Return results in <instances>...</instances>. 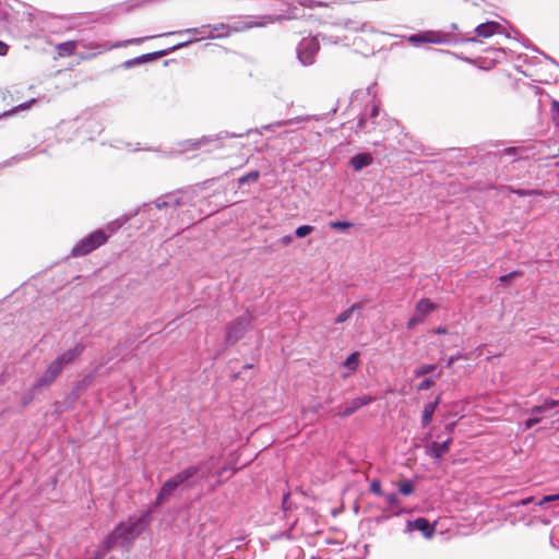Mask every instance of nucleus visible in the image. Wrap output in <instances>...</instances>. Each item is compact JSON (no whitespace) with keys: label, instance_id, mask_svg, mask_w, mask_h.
<instances>
[{"label":"nucleus","instance_id":"nucleus-15","mask_svg":"<svg viewBox=\"0 0 559 559\" xmlns=\"http://www.w3.org/2000/svg\"><path fill=\"white\" fill-rule=\"evenodd\" d=\"M84 346L81 343L75 344L72 348H69L59 357L56 358L57 361L64 368L68 364L72 362L76 357H79L83 353Z\"/></svg>","mask_w":559,"mask_h":559},{"label":"nucleus","instance_id":"nucleus-5","mask_svg":"<svg viewBox=\"0 0 559 559\" xmlns=\"http://www.w3.org/2000/svg\"><path fill=\"white\" fill-rule=\"evenodd\" d=\"M438 306L430 299L423 298L416 306L413 316L407 322L408 329H414L417 324L423 323L428 314L437 310Z\"/></svg>","mask_w":559,"mask_h":559},{"label":"nucleus","instance_id":"nucleus-26","mask_svg":"<svg viewBox=\"0 0 559 559\" xmlns=\"http://www.w3.org/2000/svg\"><path fill=\"white\" fill-rule=\"evenodd\" d=\"M414 484L411 480H405L400 484L399 490L404 496H409L414 492Z\"/></svg>","mask_w":559,"mask_h":559},{"label":"nucleus","instance_id":"nucleus-52","mask_svg":"<svg viewBox=\"0 0 559 559\" xmlns=\"http://www.w3.org/2000/svg\"><path fill=\"white\" fill-rule=\"evenodd\" d=\"M119 46H120L119 44H115V45H112L110 48H117V47H119Z\"/></svg>","mask_w":559,"mask_h":559},{"label":"nucleus","instance_id":"nucleus-8","mask_svg":"<svg viewBox=\"0 0 559 559\" xmlns=\"http://www.w3.org/2000/svg\"><path fill=\"white\" fill-rule=\"evenodd\" d=\"M164 35L165 36H171V35H177V36L192 35L191 39H186L185 41L179 43L178 45L175 46V48H180V47H185V46H187V45H189L191 43L198 41V40L211 38L212 34L210 32V25H203L201 27L188 28V29L179 31V32H169V33H165Z\"/></svg>","mask_w":559,"mask_h":559},{"label":"nucleus","instance_id":"nucleus-29","mask_svg":"<svg viewBox=\"0 0 559 559\" xmlns=\"http://www.w3.org/2000/svg\"><path fill=\"white\" fill-rule=\"evenodd\" d=\"M329 225L331 228L338 229V230H346L352 227V223L341 222V221L331 222Z\"/></svg>","mask_w":559,"mask_h":559},{"label":"nucleus","instance_id":"nucleus-39","mask_svg":"<svg viewBox=\"0 0 559 559\" xmlns=\"http://www.w3.org/2000/svg\"><path fill=\"white\" fill-rule=\"evenodd\" d=\"M358 128H359L360 130H362V131H367V132H369V131H370V129H369V128H368V126H367V121H366V119H365V118H360V119H359V121H358Z\"/></svg>","mask_w":559,"mask_h":559},{"label":"nucleus","instance_id":"nucleus-46","mask_svg":"<svg viewBox=\"0 0 559 559\" xmlns=\"http://www.w3.org/2000/svg\"><path fill=\"white\" fill-rule=\"evenodd\" d=\"M515 275H516V273H515V272L510 273V274H508V275H503V276H501V277H500V281H501V282H504V281H507L508 278L513 277V276H515Z\"/></svg>","mask_w":559,"mask_h":559},{"label":"nucleus","instance_id":"nucleus-6","mask_svg":"<svg viewBox=\"0 0 559 559\" xmlns=\"http://www.w3.org/2000/svg\"><path fill=\"white\" fill-rule=\"evenodd\" d=\"M272 22L273 19L271 16L246 15L230 24L231 33L245 32L253 27H262Z\"/></svg>","mask_w":559,"mask_h":559},{"label":"nucleus","instance_id":"nucleus-13","mask_svg":"<svg viewBox=\"0 0 559 559\" xmlns=\"http://www.w3.org/2000/svg\"><path fill=\"white\" fill-rule=\"evenodd\" d=\"M372 397L369 395H362L354 399L340 413L341 416L347 417L355 413L360 407L368 405L372 402Z\"/></svg>","mask_w":559,"mask_h":559},{"label":"nucleus","instance_id":"nucleus-45","mask_svg":"<svg viewBox=\"0 0 559 559\" xmlns=\"http://www.w3.org/2000/svg\"><path fill=\"white\" fill-rule=\"evenodd\" d=\"M532 501H533V497H527V498H525V499L521 500V501L519 502V504H521V506H527V504H528V503H531Z\"/></svg>","mask_w":559,"mask_h":559},{"label":"nucleus","instance_id":"nucleus-25","mask_svg":"<svg viewBox=\"0 0 559 559\" xmlns=\"http://www.w3.org/2000/svg\"><path fill=\"white\" fill-rule=\"evenodd\" d=\"M359 308L357 305H353L350 308L346 309L345 311H343L342 313H340L336 319H335V322L336 323H343L345 321H347L355 309Z\"/></svg>","mask_w":559,"mask_h":559},{"label":"nucleus","instance_id":"nucleus-44","mask_svg":"<svg viewBox=\"0 0 559 559\" xmlns=\"http://www.w3.org/2000/svg\"><path fill=\"white\" fill-rule=\"evenodd\" d=\"M305 119L304 118H297L295 119V121H304ZM294 122V120H287V121H282V122H277V126L281 127V126H286V124H289Z\"/></svg>","mask_w":559,"mask_h":559},{"label":"nucleus","instance_id":"nucleus-1","mask_svg":"<svg viewBox=\"0 0 559 559\" xmlns=\"http://www.w3.org/2000/svg\"><path fill=\"white\" fill-rule=\"evenodd\" d=\"M148 515L131 516L120 523L106 539V548L126 546L133 542L146 527Z\"/></svg>","mask_w":559,"mask_h":559},{"label":"nucleus","instance_id":"nucleus-20","mask_svg":"<svg viewBox=\"0 0 559 559\" xmlns=\"http://www.w3.org/2000/svg\"><path fill=\"white\" fill-rule=\"evenodd\" d=\"M76 43L73 40L61 43L57 46V51L60 57H68L74 53Z\"/></svg>","mask_w":559,"mask_h":559},{"label":"nucleus","instance_id":"nucleus-37","mask_svg":"<svg viewBox=\"0 0 559 559\" xmlns=\"http://www.w3.org/2000/svg\"><path fill=\"white\" fill-rule=\"evenodd\" d=\"M205 141V139H201V140H195V141H189L187 143V148L186 150H190V148H198L201 146V144Z\"/></svg>","mask_w":559,"mask_h":559},{"label":"nucleus","instance_id":"nucleus-12","mask_svg":"<svg viewBox=\"0 0 559 559\" xmlns=\"http://www.w3.org/2000/svg\"><path fill=\"white\" fill-rule=\"evenodd\" d=\"M502 32V26L498 22H486L475 28V33L479 37L488 38L495 34Z\"/></svg>","mask_w":559,"mask_h":559},{"label":"nucleus","instance_id":"nucleus-23","mask_svg":"<svg viewBox=\"0 0 559 559\" xmlns=\"http://www.w3.org/2000/svg\"><path fill=\"white\" fill-rule=\"evenodd\" d=\"M557 405H559L558 401L546 400L542 405H537V406L533 407L531 409V414L539 415L542 413L550 411L551 408L556 407Z\"/></svg>","mask_w":559,"mask_h":559},{"label":"nucleus","instance_id":"nucleus-30","mask_svg":"<svg viewBox=\"0 0 559 559\" xmlns=\"http://www.w3.org/2000/svg\"><path fill=\"white\" fill-rule=\"evenodd\" d=\"M425 38H426V32L420 33V34L411 35L408 37V41L414 45H419L423 43H427V40Z\"/></svg>","mask_w":559,"mask_h":559},{"label":"nucleus","instance_id":"nucleus-40","mask_svg":"<svg viewBox=\"0 0 559 559\" xmlns=\"http://www.w3.org/2000/svg\"><path fill=\"white\" fill-rule=\"evenodd\" d=\"M154 36L152 37H144V38H135V39H130V40H127L123 43V45H129V44H139V43H142L143 40H146V39H150V38H153Z\"/></svg>","mask_w":559,"mask_h":559},{"label":"nucleus","instance_id":"nucleus-28","mask_svg":"<svg viewBox=\"0 0 559 559\" xmlns=\"http://www.w3.org/2000/svg\"><path fill=\"white\" fill-rule=\"evenodd\" d=\"M312 230H313L312 226L301 225L296 229L295 234L298 238H304V237L308 236Z\"/></svg>","mask_w":559,"mask_h":559},{"label":"nucleus","instance_id":"nucleus-19","mask_svg":"<svg viewBox=\"0 0 559 559\" xmlns=\"http://www.w3.org/2000/svg\"><path fill=\"white\" fill-rule=\"evenodd\" d=\"M439 402H440V397L438 396L435 402L427 403L425 405L424 411H423V417H421L423 426H427L430 423Z\"/></svg>","mask_w":559,"mask_h":559},{"label":"nucleus","instance_id":"nucleus-41","mask_svg":"<svg viewBox=\"0 0 559 559\" xmlns=\"http://www.w3.org/2000/svg\"><path fill=\"white\" fill-rule=\"evenodd\" d=\"M281 242H282L284 246H288L289 243H292V242H293V236H290V235L284 236V237L281 239Z\"/></svg>","mask_w":559,"mask_h":559},{"label":"nucleus","instance_id":"nucleus-2","mask_svg":"<svg viewBox=\"0 0 559 559\" xmlns=\"http://www.w3.org/2000/svg\"><path fill=\"white\" fill-rule=\"evenodd\" d=\"M211 467L212 465H210L209 463H201L198 466H189L183 471L177 473L174 477L169 478L162 486L160 491L157 496V503L166 501L178 487H180L190 478L194 477L200 471L204 468L206 471H210Z\"/></svg>","mask_w":559,"mask_h":559},{"label":"nucleus","instance_id":"nucleus-11","mask_svg":"<svg viewBox=\"0 0 559 559\" xmlns=\"http://www.w3.org/2000/svg\"><path fill=\"white\" fill-rule=\"evenodd\" d=\"M414 530L420 531L426 538H431L435 533V527L431 526L429 521L425 518H418L407 522L406 531L412 532Z\"/></svg>","mask_w":559,"mask_h":559},{"label":"nucleus","instance_id":"nucleus-27","mask_svg":"<svg viewBox=\"0 0 559 559\" xmlns=\"http://www.w3.org/2000/svg\"><path fill=\"white\" fill-rule=\"evenodd\" d=\"M260 177L259 171H251L247 174L246 176H242L239 178L238 182L240 186L247 183V182H255Z\"/></svg>","mask_w":559,"mask_h":559},{"label":"nucleus","instance_id":"nucleus-50","mask_svg":"<svg viewBox=\"0 0 559 559\" xmlns=\"http://www.w3.org/2000/svg\"><path fill=\"white\" fill-rule=\"evenodd\" d=\"M445 332H447L445 329H442V328H439L436 330V333H439V334L445 333Z\"/></svg>","mask_w":559,"mask_h":559},{"label":"nucleus","instance_id":"nucleus-43","mask_svg":"<svg viewBox=\"0 0 559 559\" xmlns=\"http://www.w3.org/2000/svg\"><path fill=\"white\" fill-rule=\"evenodd\" d=\"M378 114H379L378 105L372 104L371 111H370V117L371 118H376L378 116Z\"/></svg>","mask_w":559,"mask_h":559},{"label":"nucleus","instance_id":"nucleus-42","mask_svg":"<svg viewBox=\"0 0 559 559\" xmlns=\"http://www.w3.org/2000/svg\"><path fill=\"white\" fill-rule=\"evenodd\" d=\"M8 49V45L0 40V56L7 55Z\"/></svg>","mask_w":559,"mask_h":559},{"label":"nucleus","instance_id":"nucleus-21","mask_svg":"<svg viewBox=\"0 0 559 559\" xmlns=\"http://www.w3.org/2000/svg\"><path fill=\"white\" fill-rule=\"evenodd\" d=\"M358 366H359V353L358 352H354L344 361V367L348 369V373L346 376H348L352 372L356 371Z\"/></svg>","mask_w":559,"mask_h":559},{"label":"nucleus","instance_id":"nucleus-38","mask_svg":"<svg viewBox=\"0 0 559 559\" xmlns=\"http://www.w3.org/2000/svg\"><path fill=\"white\" fill-rule=\"evenodd\" d=\"M520 197L532 195L539 193L537 190H513Z\"/></svg>","mask_w":559,"mask_h":559},{"label":"nucleus","instance_id":"nucleus-35","mask_svg":"<svg viewBox=\"0 0 559 559\" xmlns=\"http://www.w3.org/2000/svg\"><path fill=\"white\" fill-rule=\"evenodd\" d=\"M559 500V493L557 495H548V496H545L539 502H538V506H543L547 502H552V501H557Z\"/></svg>","mask_w":559,"mask_h":559},{"label":"nucleus","instance_id":"nucleus-31","mask_svg":"<svg viewBox=\"0 0 559 559\" xmlns=\"http://www.w3.org/2000/svg\"><path fill=\"white\" fill-rule=\"evenodd\" d=\"M385 501L390 504V506H399L400 504V499L397 498V496L393 492L391 493H384L383 495Z\"/></svg>","mask_w":559,"mask_h":559},{"label":"nucleus","instance_id":"nucleus-4","mask_svg":"<svg viewBox=\"0 0 559 559\" xmlns=\"http://www.w3.org/2000/svg\"><path fill=\"white\" fill-rule=\"evenodd\" d=\"M107 241V236L103 230H96L91 235L83 238L78 245H75L72 249V255L80 257L85 255L93 250L100 247L103 243Z\"/></svg>","mask_w":559,"mask_h":559},{"label":"nucleus","instance_id":"nucleus-51","mask_svg":"<svg viewBox=\"0 0 559 559\" xmlns=\"http://www.w3.org/2000/svg\"><path fill=\"white\" fill-rule=\"evenodd\" d=\"M201 477L206 479L209 477V474L204 472L201 474Z\"/></svg>","mask_w":559,"mask_h":559},{"label":"nucleus","instance_id":"nucleus-49","mask_svg":"<svg viewBox=\"0 0 559 559\" xmlns=\"http://www.w3.org/2000/svg\"><path fill=\"white\" fill-rule=\"evenodd\" d=\"M515 151H516V148H515V147H509V148H507V150H506V152H507L508 154H513V153H515Z\"/></svg>","mask_w":559,"mask_h":559},{"label":"nucleus","instance_id":"nucleus-47","mask_svg":"<svg viewBox=\"0 0 559 559\" xmlns=\"http://www.w3.org/2000/svg\"><path fill=\"white\" fill-rule=\"evenodd\" d=\"M459 358V356H451L447 362V366L450 367L453 362Z\"/></svg>","mask_w":559,"mask_h":559},{"label":"nucleus","instance_id":"nucleus-16","mask_svg":"<svg viewBox=\"0 0 559 559\" xmlns=\"http://www.w3.org/2000/svg\"><path fill=\"white\" fill-rule=\"evenodd\" d=\"M373 162V157L369 153L356 154L350 158V165L355 170H361L365 167H368Z\"/></svg>","mask_w":559,"mask_h":559},{"label":"nucleus","instance_id":"nucleus-22","mask_svg":"<svg viewBox=\"0 0 559 559\" xmlns=\"http://www.w3.org/2000/svg\"><path fill=\"white\" fill-rule=\"evenodd\" d=\"M557 405H559L558 401L546 400L542 405H537V406L533 407L531 409V414L539 415L542 413L550 411L551 408L556 407Z\"/></svg>","mask_w":559,"mask_h":559},{"label":"nucleus","instance_id":"nucleus-3","mask_svg":"<svg viewBox=\"0 0 559 559\" xmlns=\"http://www.w3.org/2000/svg\"><path fill=\"white\" fill-rule=\"evenodd\" d=\"M360 35L355 38L354 45L364 55L373 53L381 47V37L383 33L374 29L369 24H362L360 27Z\"/></svg>","mask_w":559,"mask_h":559},{"label":"nucleus","instance_id":"nucleus-32","mask_svg":"<svg viewBox=\"0 0 559 559\" xmlns=\"http://www.w3.org/2000/svg\"><path fill=\"white\" fill-rule=\"evenodd\" d=\"M370 490L377 495V496H383L384 493L382 492V489H381V484L379 480L374 479L371 481V485H370Z\"/></svg>","mask_w":559,"mask_h":559},{"label":"nucleus","instance_id":"nucleus-48","mask_svg":"<svg viewBox=\"0 0 559 559\" xmlns=\"http://www.w3.org/2000/svg\"><path fill=\"white\" fill-rule=\"evenodd\" d=\"M17 108L25 110V109L29 108V104H22Z\"/></svg>","mask_w":559,"mask_h":559},{"label":"nucleus","instance_id":"nucleus-17","mask_svg":"<svg viewBox=\"0 0 559 559\" xmlns=\"http://www.w3.org/2000/svg\"><path fill=\"white\" fill-rule=\"evenodd\" d=\"M427 43L430 44H447L450 43L451 37L449 34L443 32H436V31H428L426 32V38Z\"/></svg>","mask_w":559,"mask_h":559},{"label":"nucleus","instance_id":"nucleus-33","mask_svg":"<svg viewBox=\"0 0 559 559\" xmlns=\"http://www.w3.org/2000/svg\"><path fill=\"white\" fill-rule=\"evenodd\" d=\"M226 472H228L227 466H224L217 471V473H216L217 480H216L215 485L213 486V489H215L216 486H219L224 481L223 476Z\"/></svg>","mask_w":559,"mask_h":559},{"label":"nucleus","instance_id":"nucleus-14","mask_svg":"<svg viewBox=\"0 0 559 559\" xmlns=\"http://www.w3.org/2000/svg\"><path fill=\"white\" fill-rule=\"evenodd\" d=\"M452 442V439L449 438L448 440L443 442H432L426 448V452L429 456L435 459H440L442 455H444L450 448V444Z\"/></svg>","mask_w":559,"mask_h":559},{"label":"nucleus","instance_id":"nucleus-18","mask_svg":"<svg viewBox=\"0 0 559 559\" xmlns=\"http://www.w3.org/2000/svg\"><path fill=\"white\" fill-rule=\"evenodd\" d=\"M210 32H211V38H224L228 37L231 34V25L230 24H216L211 26L210 25Z\"/></svg>","mask_w":559,"mask_h":559},{"label":"nucleus","instance_id":"nucleus-9","mask_svg":"<svg viewBox=\"0 0 559 559\" xmlns=\"http://www.w3.org/2000/svg\"><path fill=\"white\" fill-rule=\"evenodd\" d=\"M250 325L251 317L249 314H245L237 318L227 328L226 341L228 343L237 342L243 335V333L250 328Z\"/></svg>","mask_w":559,"mask_h":559},{"label":"nucleus","instance_id":"nucleus-36","mask_svg":"<svg viewBox=\"0 0 559 559\" xmlns=\"http://www.w3.org/2000/svg\"><path fill=\"white\" fill-rule=\"evenodd\" d=\"M534 417H531L528 418L526 421H525V430L527 429H531L532 427H534L536 424H538L540 421V418L533 415Z\"/></svg>","mask_w":559,"mask_h":559},{"label":"nucleus","instance_id":"nucleus-24","mask_svg":"<svg viewBox=\"0 0 559 559\" xmlns=\"http://www.w3.org/2000/svg\"><path fill=\"white\" fill-rule=\"evenodd\" d=\"M436 369H437L436 365H421L414 370V374H415V377L419 378V377H424L427 373L435 371Z\"/></svg>","mask_w":559,"mask_h":559},{"label":"nucleus","instance_id":"nucleus-10","mask_svg":"<svg viewBox=\"0 0 559 559\" xmlns=\"http://www.w3.org/2000/svg\"><path fill=\"white\" fill-rule=\"evenodd\" d=\"M63 367L56 359L48 366L41 377L37 379L34 384V389L50 385L56 378L61 373Z\"/></svg>","mask_w":559,"mask_h":559},{"label":"nucleus","instance_id":"nucleus-34","mask_svg":"<svg viewBox=\"0 0 559 559\" xmlns=\"http://www.w3.org/2000/svg\"><path fill=\"white\" fill-rule=\"evenodd\" d=\"M435 384V381L432 379H425L419 385H418V390L419 391H426L428 389H430L432 385Z\"/></svg>","mask_w":559,"mask_h":559},{"label":"nucleus","instance_id":"nucleus-7","mask_svg":"<svg viewBox=\"0 0 559 559\" xmlns=\"http://www.w3.org/2000/svg\"><path fill=\"white\" fill-rule=\"evenodd\" d=\"M319 48L320 46L316 38H304L297 48L298 59L305 66L312 64Z\"/></svg>","mask_w":559,"mask_h":559}]
</instances>
